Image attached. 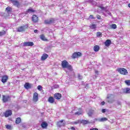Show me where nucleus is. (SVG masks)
Instances as JSON below:
<instances>
[{
	"instance_id": "obj_1",
	"label": "nucleus",
	"mask_w": 130,
	"mask_h": 130,
	"mask_svg": "<svg viewBox=\"0 0 130 130\" xmlns=\"http://www.w3.org/2000/svg\"><path fill=\"white\" fill-rule=\"evenodd\" d=\"M61 66L63 69H68L69 71L73 70V67H72L71 64H69V62L67 61V60L62 61L61 62Z\"/></svg>"
},
{
	"instance_id": "obj_2",
	"label": "nucleus",
	"mask_w": 130,
	"mask_h": 130,
	"mask_svg": "<svg viewBox=\"0 0 130 130\" xmlns=\"http://www.w3.org/2000/svg\"><path fill=\"white\" fill-rule=\"evenodd\" d=\"M28 28V24L23 25L17 28V32H25Z\"/></svg>"
},
{
	"instance_id": "obj_3",
	"label": "nucleus",
	"mask_w": 130,
	"mask_h": 130,
	"mask_svg": "<svg viewBox=\"0 0 130 130\" xmlns=\"http://www.w3.org/2000/svg\"><path fill=\"white\" fill-rule=\"evenodd\" d=\"M44 23L45 24H46V25H51V24H53V23H55V19L54 18L47 19L44 21Z\"/></svg>"
},
{
	"instance_id": "obj_4",
	"label": "nucleus",
	"mask_w": 130,
	"mask_h": 130,
	"mask_svg": "<svg viewBox=\"0 0 130 130\" xmlns=\"http://www.w3.org/2000/svg\"><path fill=\"white\" fill-rule=\"evenodd\" d=\"M118 73H120L121 75H127V70L124 68H120L118 69Z\"/></svg>"
},
{
	"instance_id": "obj_5",
	"label": "nucleus",
	"mask_w": 130,
	"mask_h": 130,
	"mask_svg": "<svg viewBox=\"0 0 130 130\" xmlns=\"http://www.w3.org/2000/svg\"><path fill=\"white\" fill-rule=\"evenodd\" d=\"M2 100L4 103H6V102H8V101H10L11 96H10V95H3Z\"/></svg>"
},
{
	"instance_id": "obj_6",
	"label": "nucleus",
	"mask_w": 130,
	"mask_h": 130,
	"mask_svg": "<svg viewBox=\"0 0 130 130\" xmlns=\"http://www.w3.org/2000/svg\"><path fill=\"white\" fill-rule=\"evenodd\" d=\"M114 95L113 94H108L107 96L108 102L109 103H113L114 99H113Z\"/></svg>"
},
{
	"instance_id": "obj_7",
	"label": "nucleus",
	"mask_w": 130,
	"mask_h": 130,
	"mask_svg": "<svg viewBox=\"0 0 130 130\" xmlns=\"http://www.w3.org/2000/svg\"><path fill=\"white\" fill-rule=\"evenodd\" d=\"M38 93L37 92H35L33 95L32 101L34 102H37V101H38Z\"/></svg>"
},
{
	"instance_id": "obj_8",
	"label": "nucleus",
	"mask_w": 130,
	"mask_h": 130,
	"mask_svg": "<svg viewBox=\"0 0 130 130\" xmlns=\"http://www.w3.org/2000/svg\"><path fill=\"white\" fill-rule=\"evenodd\" d=\"M82 55V53L80 52H75L73 54L72 57V58H77L78 56H81Z\"/></svg>"
},
{
	"instance_id": "obj_9",
	"label": "nucleus",
	"mask_w": 130,
	"mask_h": 130,
	"mask_svg": "<svg viewBox=\"0 0 130 130\" xmlns=\"http://www.w3.org/2000/svg\"><path fill=\"white\" fill-rule=\"evenodd\" d=\"M57 125L59 127H61V126H64V125H66V122H63V120H61L60 121L57 123Z\"/></svg>"
},
{
	"instance_id": "obj_10",
	"label": "nucleus",
	"mask_w": 130,
	"mask_h": 130,
	"mask_svg": "<svg viewBox=\"0 0 130 130\" xmlns=\"http://www.w3.org/2000/svg\"><path fill=\"white\" fill-rule=\"evenodd\" d=\"M23 46H33L34 43L32 42H25L23 43Z\"/></svg>"
},
{
	"instance_id": "obj_11",
	"label": "nucleus",
	"mask_w": 130,
	"mask_h": 130,
	"mask_svg": "<svg viewBox=\"0 0 130 130\" xmlns=\"http://www.w3.org/2000/svg\"><path fill=\"white\" fill-rule=\"evenodd\" d=\"M5 117H9V116H11L12 115V110H7L4 113Z\"/></svg>"
},
{
	"instance_id": "obj_12",
	"label": "nucleus",
	"mask_w": 130,
	"mask_h": 130,
	"mask_svg": "<svg viewBox=\"0 0 130 130\" xmlns=\"http://www.w3.org/2000/svg\"><path fill=\"white\" fill-rule=\"evenodd\" d=\"M5 12H7V14L4 15V16L5 17H8V16L10 15V13H11V12H12V10H11V7H8L6 8Z\"/></svg>"
},
{
	"instance_id": "obj_13",
	"label": "nucleus",
	"mask_w": 130,
	"mask_h": 130,
	"mask_svg": "<svg viewBox=\"0 0 130 130\" xmlns=\"http://www.w3.org/2000/svg\"><path fill=\"white\" fill-rule=\"evenodd\" d=\"M8 79H9V77H8V76L4 75L2 77L1 81L2 82V83L5 84V83H7V81H8Z\"/></svg>"
},
{
	"instance_id": "obj_14",
	"label": "nucleus",
	"mask_w": 130,
	"mask_h": 130,
	"mask_svg": "<svg viewBox=\"0 0 130 130\" xmlns=\"http://www.w3.org/2000/svg\"><path fill=\"white\" fill-rule=\"evenodd\" d=\"M107 121V118L105 117L102 118L101 119H94V121H99L100 122H103V121Z\"/></svg>"
},
{
	"instance_id": "obj_15",
	"label": "nucleus",
	"mask_w": 130,
	"mask_h": 130,
	"mask_svg": "<svg viewBox=\"0 0 130 130\" xmlns=\"http://www.w3.org/2000/svg\"><path fill=\"white\" fill-rule=\"evenodd\" d=\"M61 98V94L60 93H55L54 94V99H56L57 100H59Z\"/></svg>"
},
{
	"instance_id": "obj_16",
	"label": "nucleus",
	"mask_w": 130,
	"mask_h": 130,
	"mask_svg": "<svg viewBox=\"0 0 130 130\" xmlns=\"http://www.w3.org/2000/svg\"><path fill=\"white\" fill-rule=\"evenodd\" d=\"M32 21L34 22V23H37L38 22V17L36 15H34L32 17Z\"/></svg>"
},
{
	"instance_id": "obj_17",
	"label": "nucleus",
	"mask_w": 130,
	"mask_h": 130,
	"mask_svg": "<svg viewBox=\"0 0 130 130\" xmlns=\"http://www.w3.org/2000/svg\"><path fill=\"white\" fill-rule=\"evenodd\" d=\"M12 4H13V6H15V7H17V8H19L20 7V3H19L18 1H17V0L13 2L12 3Z\"/></svg>"
},
{
	"instance_id": "obj_18",
	"label": "nucleus",
	"mask_w": 130,
	"mask_h": 130,
	"mask_svg": "<svg viewBox=\"0 0 130 130\" xmlns=\"http://www.w3.org/2000/svg\"><path fill=\"white\" fill-rule=\"evenodd\" d=\"M110 44H111V41L110 40H107L105 42V45L106 46H110Z\"/></svg>"
},
{
	"instance_id": "obj_19",
	"label": "nucleus",
	"mask_w": 130,
	"mask_h": 130,
	"mask_svg": "<svg viewBox=\"0 0 130 130\" xmlns=\"http://www.w3.org/2000/svg\"><path fill=\"white\" fill-rule=\"evenodd\" d=\"M48 102L51 104L54 103V99L52 96H50L48 99Z\"/></svg>"
},
{
	"instance_id": "obj_20",
	"label": "nucleus",
	"mask_w": 130,
	"mask_h": 130,
	"mask_svg": "<svg viewBox=\"0 0 130 130\" xmlns=\"http://www.w3.org/2000/svg\"><path fill=\"white\" fill-rule=\"evenodd\" d=\"M89 27L90 29H92V30H95L96 28H97V25L95 24H92L91 25H90Z\"/></svg>"
},
{
	"instance_id": "obj_21",
	"label": "nucleus",
	"mask_w": 130,
	"mask_h": 130,
	"mask_svg": "<svg viewBox=\"0 0 130 130\" xmlns=\"http://www.w3.org/2000/svg\"><path fill=\"white\" fill-rule=\"evenodd\" d=\"M47 123L45 122H43L41 124V126L43 128H46L47 127Z\"/></svg>"
},
{
	"instance_id": "obj_22",
	"label": "nucleus",
	"mask_w": 130,
	"mask_h": 130,
	"mask_svg": "<svg viewBox=\"0 0 130 130\" xmlns=\"http://www.w3.org/2000/svg\"><path fill=\"white\" fill-rule=\"evenodd\" d=\"M47 57H48V55H47V54H43V55L42 56V60H45V59H46V58H47Z\"/></svg>"
},
{
	"instance_id": "obj_23",
	"label": "nucleus",
	"mask_w": 130,
	"mask_h": 130,
	"mask_svg": "<svg viewBox=\"0 0 130 130\" xmlns=\"http://www.w3.org/2000/svg\"><path fill=\"white\" fill-rule=\"evenodd\" d=\"M24 88H25V89H30V88H31V85L29 83H26L24 84Z\"/></svg>"
},
{
	"instance_id": "obj_24",
	"label": "nucleus",
	"mask_w": 130,
	"mask_h": 130,
	"mask_svg": "<svg viewBox=\"0 0 130 130\" xmlns=\"http://www.w3.org/2000/svg\"><path fill=\"white\" fill-rule=\"evenodd\" d=\"M94 110H90L89 112H88V116H89V117H91V116H92V115H93V113H94Z\"/></svg>"
},
{
	"instance_id": "obj_25",
	"label": "nucleus",
	"mask_w": 130,
	"mask_h": 130,
	"mask_svg": "<svg viewBox=\"0 0 130 130\" xmlns=\"http://www.w3.org/2000/svg\"><path fill=\"white\" fill-rule=\"evenodd\" d=\"M40 39H41V40H43V41H47V39L45 38V36H44V35H41Z\"/></svg>"
},
{
	"instance_id": "obj_26",
	"label": "nucleus",
	"mask_w": 130,
	"mask_h": 130,
	"mask_svg": "<svg viewBox=\"0 0 130 130\" xmlns=\"http://www.w3.org/2000/svg\"><path fill=\"white\" fill-rule=\"evenodd\" d=\"M81 123H83V124H88V123H89L90 122L88 120H82L81 121Z\"/></svg>"
},
{
	"instance_id": "obj_27",
	"label": "nucleus",
	"mask_w": 130,
	"mask_h": 130,
	"mask_svg": "<svg viewBox=\"0 0 130 130\" xmlns=\"http://www.w3.org/2000/svg\"><path fill=\"white\" fill-rule=\"evenodd\" d=\"M99 46H95L94 47H93V50L94 51H95V52H98V51H99Z\"/></svg>"
},
{
	"instance_id": "obj_28",
	"label": "nucleus",
	"mask_w": 130,
	"mask_h": 130,
	"mask_svg": "<svg viewBox=\"0 0 130 130\" xmlns=\"http://www.w3.org/2000/svg\"><path fill=\"white\" fill-rule=\"evenodd\" d=\"M34 10H33V9H28V10L26 11L25 14H28V13L30 14L31 13H34Z\"/></svg>"
},
{
	"instance_id": "obj_29",
	"label": "nucleus",
	"mask_w": 130,
	"mask_h": 130,
	"mask_svg": "<svg viewBox=\"0 0 130 130\" xmlns=\"http://www.w3.org/2000/svg\"><path fill=\"white\" fill-rule=\"evenodd\" d=\"M15 122L17 124H19V123H20L21 122V118L18 117L16 118Z\"/></svg>"
},
{
	"instance_id": "obj_30",
	"label": "nucleus",
	"mask_w": 130,
	"mask_h": 130,
	"mask_svg": "<svg viewBox=\"0 0 130 130\" xmlns=\"http://www.w3.org/2000/svg\"><path fill=\"white\" fill-rule=\"evenodd\" d=\"M4 35H6V31L3 30L0 31V37L2 36H4Z\"/></svg>"
},
{
	"instance_id": "obj_31",
	"label": "nucleus",
	"mask_w": 130,
	"mask_h": 130,
	"mask_svg": "<svg viewBox=\"0 0 130 130\" xmlns=\"http://www.w3.org/2000/svg\"><path fill=\"white\" fill-rule=\"evenodd\" d=\"M124 92H125V93H127L128 94L130 93V89L129 88H125L124 90Z\"/></svg>"
},
{
	"instance_id": "obj_32",
	"label": "nucleus",
	"mask_w": 130,
	"mask_h": 130,
	"mask_svg": "<svg viewBox=\"0 0 130 130\" xmlns=\"http://www.w3.org/2000/svg\"><path fill=\"white\" fill-rule=\"evenodd\" d=\"M111 28H112V29H116V28H117V26H116V24H112L111 26Z\"/></svg>"
},
{
	"instance_id": "obj_33",
	"label": "nucleus",
	"mask_w": 130,
	"mask_h": 130,
	"mask_svg": "<svg viewBox=\"0 0 130 130\" xmlns=\"http://www.w3.org/2000/svg\"><path fill=\"white\" fill-rule=\"evenodd\" d=\"M100 8L101 9V10H102V11H104L105 12L107 10V8L104 7L103 6H101Z\"/></svg>"
},
{
	"instance_id": "obj_34",
	"label": "nucleus",
	"mask_w": 130,
	"mask_h": 130,
	"mask_svg": "<svg viewBox=\"0 0 130 130\" xmlns=\"http://www.w3.org/2000/svg\"><path fill=\"white\" fill-rule=\"evenodd\" d=\"M102 35V33H101L100 31L96 32L97 37H101Z\"/></svg>"
},
{
	"instance_id": "obj_35",
	"label": "nucleus",
	"mask_w": 130,
	"mask_h": 130,
	"mask_svg": "<svg viewBox=\"0 0 130 130\" xmlns=\"http://www.w3.org/2000/svg\"><path fill=\"white\" fill-rule=\"evenodd\" d=\"M75 114L77 115H81V114H82V111L80 110L78 112H76Z\"/></svg>"
},
{
	"instance_id": "obj_36",
	"label": "nucleus",
	"mask_w": 130,
	"mask_h": 130,
	"mask_svg": "<svg viewBox=\"0 0 130 130\" xmlns=\"http://www.w3.org/2000/svg\"><path fill=\"white\" fill-rule=\"evenodd\" d=\"M125 83L126 84H127L128 86H130V80H125Z\"/></svg>"
},
{
	"instance_id": "obj_37",
	"label": "nucleus",
	"mask_w": 130,
	"mask_h": 130,
	"mask_svg": "<svg viewBox=\"0 0 130 130\" xmlns=\"http://www.w3.org/2000/svg\"><path fill=\"white\" fill-rule=\"evenodd\" d=\"M116 104L118 106H121V102H120V101H117L116 103Z\"/></svg>"
},
{
	"instance_id": "obj_38",
	"label": "nucleus",
	"mask_w": 130,
	"mask_h": 130,
	"mask_svg": "<svg viewBox=\"0 0 130 130\" xmlns=\"http://www.w3.org/2000/svg\"><path fill=\"white\" fill-rule=\"evenodd\" d=\"M38 90H39V91H41V90H42V86L41 85H39L38 86Z\"/></svg>"
},
{
	"instance_id": "obj_39",
	"label": "nucleus",
	"mask_w": 130,
	"mask_h": 130,
	"mask_svg": "<svg viewBox=\"0 0 130 130\" xmlns=\"http://www.w3.org/2000/svg\"><path fill=\"white\" fill-rule=\"evenodd\" d=\"M78 78L79 80H82L83 79V76H82L81 75L78 74Z\"/></svg>"
},
{
	"instance_id": "obj_40",
	"label": "nucleus",
	"mask_w": 130,
	"mask_h": 130,
	"mask_svg": "<svg viewBox=\"0 0 130 130\" xmlns=\"http://www.w3.org/2000/svg\"><path fill=\"white\" fill-rule=\"evenodd\" d=\"M105 12L108 15H109V16H111V13H110L109 11L107 10Z\"/></svg>"
},
{
	"instance_id": "obj_41",
	"label": "nucleus",
	"mask_w": 130,
	"mask_h": 130,
	"mask_svg": "<svg viewBox=\"0 0 130 130\" xmlns=\"http://www.w3.org/2000/svg\"><path fill=\"white\" fill-rule=\"evenodd\" d=\"M6 127L7 129H11V125H6Z\"/></svg>"
},
{
	"instance_id": "obj_42",
	"label": "nucleus",
	"mask_w": 130,
	"mask_h": 130,
	"mask_svg": "<svg viewBox=\"0 0 130 130\" xmlns=\"http://www.w3.org/2000/svg\"><path fill=\"white\" fill-rule=\"evenodd\" d=\"M96 18H97V19H98V20H100L101 19V16L99 15H97Z\"/></svg>"
},
{
	"instance_id": "obj_43",
	"label": "nucleus",
	"mask_w": 130,
	"mask_h": 130,
	"mask_svg": "<svg viewBox=\"0 0 130 130\" xmlns=\"http://www.w3.org/2000/svg\"><path fill=\"white\" fill-rule=\"evenodd\" d=\"M89 19H95V18H94V16H93V15H90L89 16Z\"/></svg>"
},
{
	"instance_id": "obj_44",
	"label": "nucleus",
	"mask_w": 130,
	"mask_h": 130,
	"mask_svg": "<svg viewBox=\"0 0 130 130\" xmlns=\"http://www.w3.org/2000/svg\"><path fill=\"white\" fill-rule=\"evenodd\" d=\"M102 112L103 113H105V112H106V109H103L102 110Z\"/></svg>"
},
{
	"instance_id": "obj_45",
	"label": "nucleus",
	"mask_w": 130,
	"mask_h": 130,
	"mask_svg": "<svg viewBox=\"0 0 130 130\" xmlns=\"http://www.w3.org/2000/svg\"><path fill=\"white\" fill-rule=\"evenodd\" d=\"M105 104V102L103 101L101 103V105H104Z\"/></svg>"
},
{
	"instance_id": "obj_46",
	"label": "nucleus",
	"mask_w": 130,
	"mask_h": 130,
	"mask_svg": "<svg viewBox=\"0 0 130 130\" xmlns=\"http://www.w3.org/2000/svg\"><path fill=\"white\" fill-rule=\"evenodd\" d=\"M34 33H38V30H37V29H35V30H34Z\"/></svg>"
},
{
	"instance_id": "obj_47",
	"label": "nucleus",
	"mask_w": 130,
	"mask_h": 130,
	"mask_svg": "<svg viewBox=\"0 0 130 130\" xmlns=\"http://www.w3.org/2000/svg\"><path fill=\"white\" fill-rule=\"evenodd\" d=\"M79 122H80V121H77L74 122V124H77V123H79Z\"/></svg>"
},
{
	"instance_id": "obj_48",
	"label": "nucleus",
	"mask_w": 130,
	"mask_h": 130,
	"mask_svg": "<svg viewBox=\"0 0 130 130\" xmlns=\"http://www.w3.org/2000/svg\"><path fill=\"white\" fill-rule=\"evenodd\" d=\"M90 130H99V129H98V128H93L90 129Z\"/></svg>"
},
{
	"instance_id": "obj_49",
	"label": "nucleus",
	"mask_w": 130,
	"mask_h": 130,
	"mask_svg": "<svg viewBox=\"0 0 130 130\" xmlns=\"http://www.w3.org/2000/svg\"><path fill=\"white\" fill-rule=\"evenodd\" d=\"M99 72H98V71H97V70H96L95 71V73L96 74V75H99Z\"/></svg>"
},
{
	"instance_id": "obj_50",
	"label": "nucleus",
	"mask_w": 130,
	"mask_h": 130,
	"mask_svg": "<svg viewBox=\"0 0 130 130\" xmlns=\"http://www.w3.org/2000/svg\"><path fill=\"white\" fill-rule=\"evenodd\" d=\"M71 129H72V130H75V129H76L74 127H71Z\"/></svg>"
},
{
	"instance_id": "obj_51",
	"label": "nucleus",
	"mask_w": 130,
	"mask_h": 130,
	"mask_svg": "<svg viewBox=\"0 0 130 130\" xmlns=\"http://www.w3.org/2000/svg\"><path fill=\"white\" fill-rule=\"evenodd\" d=\"M128 7L130 8V4H128Z\"/></svg>"
},
{
	"instance_id": "obj_52",
	"label": "nucleus",
	"mask_w": 130,
	"mask_h": 130,
	"mask_svg": "<svg viewBox=\"0 0 130 130\" xmlns=\"http://www.w3.org/2000/svg\"><path fill=\"white\" fill-rule=\"evenodd\" d=\"M0 98H1V94H0Z\"/></svg>"
}]
</instances>
